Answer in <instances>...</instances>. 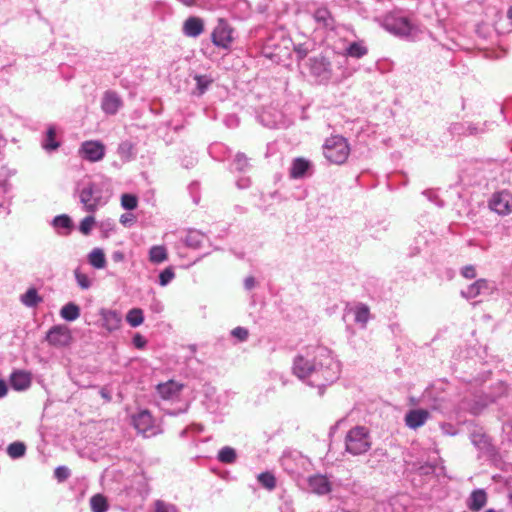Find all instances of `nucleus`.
Here are the masks:
<instances>
[{
	"label": "nucleus",
	"instance_id": "f257e3e1",
	"mask_svg": "<svg viewBox=\"0 0 512 512\" xmlns=\"http://www.w3.org/2000/svg\"><path fill=\"white\" fill-rule=\"evenodd\" d=\"M293 373L300 380L320 391L340 376L341 365L332 351L324 346H310L293 361Z\"/></svg>",
	"mask_w": 512,
	"mask_h": 512
},
{
	"label": "nucleus",
	"instance_id": "f03ea898",
	"mask_svg": "<svg viewBox=\"0 0 512 512\" xmlns=\"http://www.w3.org/2000/svg\"><path fill=\"white\" fill-rule=\"evenodd\" d=\"M182 388L183 385L174 380L159 383L156 386L157 393L162 400L160 408L165 414L177 416L188 410V403L179 400Z\"/></svg>",
	"mask_w": 512,
	"mask_h": 512
},
{
	"label": "nucleus",
	"instance_id": "7ed1b4c3",
	"mask_svg": "<svg viewBox=\"0 0 512 512\" xmlns=\"http://www.w3.org/2000/svg\"><path fill=\"white\" fill-rule=\"evenodd\" d=\"M78 194L83 209L89 213L96 212L100 207L104 206L110 198L109 191L104 190V184L94 181L83 183L78 189Z\"/></svg>",
	"mask_w": 512,
	"mask_h": 512
},
{
	"label": "nucleus",
	"instance_id": "20e7f679",
	"mask_svg": "<svg viewBox=\"0 0 512 512\" xmlns=\"http://www.w3.org/2000/svg\"><path fill=\"white\" fill-rule=\"evenodd\" d=\"M371 445L370 432L365 426H355L345 436V451L353 456L366 453Z\"/></svg>",
	"mask_w": 512,
	"mask_h": 512
},
{
	"label": "nucleus",
	"instance_id": "39448f33",
	"mask_svg": "<svg viewBox=\"0 0 512 512\" xmlns=\"http://www.w3.org/2000/svg\"><path fill=\"white\" fill-rule=\"evenodd\" d=\"M349 152L347 140L340 135L327 138L323 145V154L332 164H343L347 160Z\"/></svg>",
	"mask_w": 512,
	"mask_h": 512
},
{
	"label": "nucleus",
	"instance_id": "423d86ee",
	"mask_svg": "<svg viewBox=\"0 0 512 512\" xmlns=\"http://www.w3.org/2000/svg\"><path fill=\"white\" fill-rule=\"evenodd\" d=\"M280 465L291 477H298L308 471L310 460L299 451H285L280 458Z\"/></svg>",
	"mask_w": 512,
	"mask_h": 512
},
{
	"label": "nucleus",
	"instance_id": "0eeeda50",
	"mask_svg": "<svg viewBox=\"0 0 512 512\" xmlns=\"http://www.w3.org/2000/svg\"><path fill=\"white\" fill-rule=\"evenodd\" d=\"M385 27L392 34L409 40H415L420 32L415 24L402 16L386 18Z\"/></svg>",
	"mask_w": 512,
	"mask_h": 512
},
{
	"label": "nucleus",
	"instance_id": "6e6552de",
	"mask_svg": "<svg viewBox=\"0 0 512 512\" xmlns=\"http://www.w3.org/2000/svg\"><path fill=\"white\" fill-rule=\"evenodd\" d=\"M211 42L219 49L229 50L234 42V29L224 18H219L211 32Z\"/></svg>",
	"mask_w": 512,
	"mask_h": 512
},
{
	"label": "nucleus",
	"instance_id": "1a4fd4ad",
	"mask_svg": "<svg viewBox=\"0 0 512 512\" xmlns=\"http://www.w3.org/2000/svg\"><path fill=\"white\" fill-rule=\"evenodd\" d=\"M133 425L138 433L145 438H150L162 433L159 425L155 423L151 413L148 410H141L132 418Z\"/></svg>",
	"mask_w": 512,
	"mask_h": 512
},
{
	"label": "nucleus",
	"instance_id": "9d476101",
	"mask_svg": "<svg viewBox=\"0 0 512 512\" xmlns=\"http://www.w3.org/2000/svg\"><path fill=\"white\" fill-rule=\"evenodd\" d=\"M308 66L310 76L316 83H327L331 79V64L324 56L319 55L309 58Z\"/></svg>",
	"mask_w": 512,
	"mask_h": 512
},
{
	"label": "nucleus",
	"instance_id": "9b49d317",
	"mask_svg": "<svg viewBox=\"0 0 512 512\" xmlns=\"http://www.w3.org/2000/svg\"><path fill=\"white\" fill-rule=\"evenodd\" d=\"M489 208L500 216L512 213V193L508 190L494 192L489 201Z\"/></svg>",
	"mask_w": 512,
	"mask_h": 512
},
{
	"label": "nucleus",
	"instance_id": "f8f14e48",
	"mask_svg": "<svg viewBox=\"0 0 512 512\" xmlns=\"http://www.w3.org/2000/svg\"><path fill=\"white\" fill-rule=\"evenodd\" d=\"M105 152V145L97 140L84 141L79 148L80 157L91 163L101 161Z\"/></svg>",
	"mask_w": 512,
	"mask_h": 512
},
{
	"label": "nucleus",
	"instance_id": "ddd939ff",
	"mask_svg": "<svg viewBox=\"0 0 512 512\" xmlns=\"http://www.w3.org/2000/svg\"><path fill=\"white\" fill-rule=\"evenodd\" d=\"M71 340V332L64 325H54L46 334V341L54 347H66L71 343Z\"/></svg>",
	"mask_w": 512,
	"mask_h": 512
},
{
	"label": "nucleus",
	"instance_id": "4468645a",
	"mask_svg": "<svg viewBox=\"0 0 512 512\" xmlns=\"http://www.w3.org/2000/svg\"><path fill=\"white\" fill-rule=\"evenodd\" d=\"M496 290V284L486 279H478L466 289L461 291V295L466 299H473L479 295H490Z\"/></svg>",
	"mask_w": 512,
	"mask_h": 512
},
{
	"label": "nucleus",
	"instance_id": "2eb2a0df",
	"mask_svg": "<svg viewBox=\"0 0 512 512\" xmlns=\"http://www.w3.org/2000/svg\"><path fill=\"white\" fill-rule=\"evenodd\" d=\"M283 117V112L276 107H270L268 110L263 108L260 112L256 110L257 120L268 128H278L283 122Z\"/></svg>",
	"mask_w": 512,
	"mask_h": 512
},
{
	"label": "nucleus",
	"instance_id": "dca6fc26",
	"mask_svg": "<svg viewBox=\"0 0 512 512\" xmlns=\"http://www.w3.org/2000/svg\"><path fill=\"white\" fill-rule=\"evenodd\" d=\"M99 316L101 318V326L108 333H112L121 328L122 325V314L117 310L101 308L99 310Z\"/></svg>",
	"mask_w": 512,
	"mask_h": 512
},
{
	"label": "nucleus",
	"instance_id": "f3484780",
	"mask_svg": "<svg viewBox=\"0 0 512 512\" xmlns=\"http://www.w3.org/2000/svg\"><path fill=\"white\" fill-rule=\"evenodd\" d=\"M312 167L311 161L303 157L294 158L289 169V176L292 179H303L312 174Z\"/></svg>",
	"mask_w": 512,
	"mask_h": 512
},
{
	"label": "nucleus",
	"instance_id": "a211bd4d",
	"mask_svg": "<svg viewBox=\"0 0 512 512\" xmlns=\"http://www.w3.org/2000/svg\"><path fill=\"white\" fill-rule=\"evenodd\" d=\"M204 29L205 24L202 18L190 16L184 21L182 32L187 37L197 38L204 32Z\"/></svg>",
	"mask_w": 512,
	"mask_h": 512
},
{
	"label": "nucleus",
	"instance_id": "6ab92c4d",
	"mask_svg": "<svg viewBox=\"0 0 512 512\" xmlns=\"http://www.w3.org/2000/svg\"><path fill=\"white\" fill-rule=\"evenodd\" d=\"M308 487L312 493L326 495L331 491V483L328 478L321 474L312 475L308 478Z\"/></svg>",
	"mask_w": 512,
	"mask_h": 512
},
{
	"label": "nucleus",
	"instance_id": "aec40b11",
	"mask_svg": "<svg viewBox=\"0 0 512 512\" xmlns=\"http://www.w3.org/2000/svg\"><path fill=\"white\" fill-rule=\"evenodd\" d=\"M50 224L55 232L60 236H68L74 229L72 218L67 214L55 216Z\"/></svg>",
	"mask_w": 512,
	"mask_h": 512
},
{
	"label": "nucleus",
	"instance_id": "412c9836",
	"mask_svg": "<svg viewBox=\"0 0 512 512\" xmlns=\"http://www.w3.org/2000/svg\"><path fill=\"white\" fill-rule=\"evenodd\" d=\"M9 383L15 391L27 390L31 385V374L24 370H14L10 375Z\"/></svg>",
	"mask_w": 512,
	"mask_h": 512
},
{
	"label": "nucleus",
	"instance_id": "4be33fe9",
	"mask_svg": "<svg viewBox=\"0 0 512 512\" xmlns=\"http://www.w3.org/2000/svg\"><path fill=\"white\" fill-rule=\"evenodd\" d=\"M429 418V412L425 409H412L405 415V424L411 429L423 426Z\"/></svg>",
	"mask_w": 512,
	"mask_h": 512
},
{
	"label": "nucleus",
	"instance_id": "5701e85b",
	"mask_svg": "<svg viewBox=\"0 0 512 512\" xmlns=\"http://www.w3.org/2000/svg\"><path fill=\"white\" fill-rule=\"evenodd\" d=\"M57 128L55 125L50 124L48 125L45 134L42 137L41 140V147L48 153H52L56 151L61 143L57 139Z\"/></svg>",
	"mask_w": 512,
	"mask_h": 512
},
{
	"label": "nucleus",
	"instance_id": "b1692460",
	"mask_svg": "<svg viewBox=\"0 0 512 512\" xmlns=\"http://www.w3.org/2000/svg\"><path fill=\"white\" fill-rule=\"evenodd\" d=\"M487 503V494L484 489H476L472 491L468 500L467 507L472 512L480 511Z\"/></svg>",
	"mask_w": 512,
	"mask_h": 512
},
{
	"label": "nucleus",
	"instance_id": "393cba45",
	"mask_svg": "<svg viewBox=\"0 0 512 512\" xmlns=\"http://www.w3.org/2000/svg\"><path fill=\"white\" fill-rule=\"evenodd\" d=\"M206 240L207 236L198 230H189L183 239L185 245L193 249L203 247Z\"/></svg>",
	"mask_w": 512,
	"mask_h": 512
},
{
	"label": "nucleus",
	"instance_id": "a878e982",
	"mask_svg": "<svg viewBox=\"0 0 512 512\" xmlns=\"http://www.w3.org/2000/svg\"><path fill=\"white\" fill-rule=\"evenodd\" d=\"M20 300L26 307L34 308L43 301V298L38 294L36 288L31 287L21 295Z\"/></svg>",
	"mask_w": 512,
	"mask_h": 512
},
{
	"label": "nucleus",
	"instance_id": "bb28decb",
	"mask_svg": "<svg viewBox=\"0 0 512 512\" xmlns=\"http://www.w3.org/2000/svg\"><path fill=\"white\" fill-rule=\"evenodd\" d=\"M148 259L153 264H161L168 259V252L163 245H154L149 249Z\"/></svg>",
	"mask_w": 512,
	"mask_h": 512
},
{
	"label": "nucleus",
	"instance_id": "cd10ccee",
	"mask_svg": "<svg viewBox=\"0 0 512 512\" xmlns=\"http://www.w3.org/2000/svg\"><path fill=\"white\" fill-rule=\"evenodd\" d=\"M88 262L95 269H103L106 266V257L101 248H94L88 254Z\"/></svg>",
	"mask_w": 512,
	"mask_h": 512
},
{
	"label": "nucleus",
	"instance_id": "c85d7f7f",
	"mask_svg": "<svg viewBox=\"0 0 512 512\" xmlns=\"http://www.w3.org/2000/svg\"><path fill=\"white\" fill-rule=\"evenodd\" d=\"M60 316L66 321H75L80 316V308L74 302H69L61 308Z\"/></svg>",
	"mask_w": 512,
	"mask_h": 512
},
{
	"label": "nucleus",
	"instance_id": "c756f323",
	"mask_svg": "<svg viewBox=\"0 0 512 512\" xmlns=\"http://www.w3.org/2000/svg\"><path fill=\"white\" fill-rule=\"evenodd\" d=\"M118 155L123 162H129L135 158V147L130 141H123L119 144L117 149Z\"/></svg>",
	"mask_w": 512,
	"mask_h": 512
},
{
	"label": "nucleus",
	"instance_id": "7c9ffc66",
	"mask_svg": "<svg viewBox=\"0 0 512 512\" xmlns=\"http://www.w3.org/2000/svg\"><path fill=\"white\" fill-rule=\"evenodd\" d=\"M217 460L223 464H233L237 460V451L233 447L224 446L218 451Z\"/></svg>",
	"mask_w": 512,
	"mask_h": 512
},
{
	"label": "nucleus",
	"instance_id": "2f4dec72",
	"mask_svg": "<svg viewBox=\"0 0 512 512\" xmlns=\"http://www.w3.org/2000/svg\"><path fill=\"white\" fill-rule=\"evenodd\" d=\"M249 167L250 163L248 157L244 153L238 152L230 165V171L246 172L249 169Z\"/></svg>",
	"mask_w": 512,
	"mask_h": 512
},
{
	"label": "nucleus",
	"instance_id": "473e14b6",
	"mask_svg": "<svg viewBox=\"0 0 512 512\" xmlns=\"http://www.w3.org/2000/svg\"><path fill=\"white\" fill-rule=\"evenodd\" d=\"M368 53L367 47L362 41L352 42L345 49V54L353 58H362Z\"/></svg>",
	"mask_w": 512,
	"mask_h": 512
},
{
	"label": "nucleus",
	"instance_id": "72a5a7b5",
	"mask_svg": "<svg viewBox=\"0 0 512 512\" xmlns=\"http://www.w3.org/2000/svg\"><path fill=\"white\" fill-rule=\"evenodd\" d=\"M353 312L355 322L360 324L362 327H365L370 317L368 306L365 304H359L354 308Z\"/></svg>",
	"mask_w": 512,
	"mask_h": 512
},
{
	"label": "nucleus",
	"instance_id": "f704fd0d",
	"mask_svg": "<svg viewBox=\"0 0 512 512\" xmlns=\"http://www.w3.org/2000/svg\"><path fill=\"white\" fill-rule=\"evenodd\" d=\"M121 106V98H102L101 108L108 115L115 114Z\"/></svg>",
	"mask_w": 512,
	"mask_h": 512
},
{
	"label": "nucleus",
	"instance_id": "c9c22d12",
	"mask_svg": "<svg viewBox=\"0 0 512 512\" xmlns=\"http://www.w3.org/2000/svg\"><path fill=\"white\" fill-rule=\"evenodd\" d=\"M230 152V149L222 143H213L209 146V154L218 161L226 160V154Z\"/></svg>",
	"mask_w": 512,
	"mask_h": 512
},
{
	"label": "nucleus",
	"instance_id": "e433bc0d",
	"mask_svg": "<svg viewBox=\"0 0 512 512\" xmlns=\"http://www.w3.org/2000/svg\"><path fill=\"white\" fill-rule=\"evenodd\" d=\"M126 321L133 328L140 326L144 321L143 310L140 308L130 309L126 314Z\"/></svg>",
	"mask_w": 512,
	"mask_h": 512
},
{
	"label": "nucleus",
	"instance_id": "4c0bfd02",
	"mask_svg": "<svg viewBox=\"0 0 512 512\" xmlns=\"http://www.w3.org/2000/svg\"><path fill=\"white\" fill-rule=\"evenodd\" d=\"M92 512H106L108 509L107 499L102 494L93 495L90 499Z\"/></svg>",
	"mask_w": 512,
	"mask_h": 512
},
{
	"label": "nucleus",
	"instance_id": "58836bf2",
	"mask_svg": "<svg viewBox=\"0 0 512 512\" xmlns=\"http://www.w3.org/2000/svg\"><path fill=\"white\" fill-rule=\"evenodd\" d=\"M26 453V445L23 442L15 441L8 445L7 454L12 459H19Z\"/></svg>",
	"mask_w": 512,
	"mask_h": 512
},
{
	"label": "nucleus",
	"instance_id": "ea45409f",
	"mask_svg": "<svg viewBox=\"0 0 512 512\" xmlns=\"http://www.w3.org/2000/svg\"><path fill=\"white\" fill-rule=\"evenodd\" d=\"M195 87L199 94L207 92L209 86L213 83V79L209 75H195L194 76Z\"/></svg>",
	"mask_w": 512,
	"mask_h": 512
},
{
	"label": "nucleus",
	"instance_id": "a19ab883",
	"mask_svg": "<svg viewBox=\"0 0 512 512\" xmlns=\"http://www.w3.org/2000/svg\"><path fill=\"white\" fill-rule=\"evenodd\" d=\"M175 278V271L172 266L163 269L158 276V284L162 287L169 285Z\"/></svg>",
	"mask_w": 512,
	"mask_h": 512
},
{
	"label": "nucleus",
	"instance_id": "79ce46f5",
	"mask_svg": "<svg viewBox=\"0 0 512 512\" xmlns=\"http://www.w3.org/2000/svg\"><path fill=\"white\" fill-rule=\"evenodd\" d=\"M258 482L266 489L273 490L276 487V478L270 472H262L257 477Z\"/></svg>",
	"mask_w": 512,
	"mask_h": 512
},
{
	"label": "nucleus",
	"instance_id": "37998d69",
	"mask_svg": "<svg viewBox=\"0 0 512 512\" xmlns=\"http://www.w3.org/2000/svg\"><path fill=\"white\" fill-rule=\"evenodd\" d=\"M74 276H75V280L77 282V285L82 290H87V289H89L91 287V285H92L91 279L89 278V276L87 274L82 273L80 271V269H75Z\"/></svg>",
	"mask_w": 512,
	"mask_h": 512
},
{
	"label": "nucleus",
	"instance_id": "c03bdc74",
	"mask_svg": "<svg viewBox=\"0 0 512 512\" xmlns=\"http://www.w3.org/2000/svg\"><path fill=\"white\" fill-rule=\"evenodd\" d=\"M138 198L134 194L125 193L121 196V205L125 210H134L137 207Z\"/></svg>",
	"mask_w": 512,
	"mask_h": 512
},
{
	"label": "nucleus",
	"instance_id": "a18cd8bd",
	"mask_svg": "<svg viewBox=\"0 0 512 512\" xmlns=\"http://www.w3.org/2000/svg\"><path fill=\"white\" fill-rule=\"evenodd\" d=\"M204 427L201 424L198 423H192L189 426H187L185 429H183L179 436L182 439H187L190 437V435H197L203 432Z\"/></svg>",
	"mask_w": 512,
	"mask_h": 512
},
{
	"label": "nucleus",
	"instance_id": "49530a36",
	"mask_svg": "<svg viewBox=\"0 0 512 512\" xmlns=\"http://www.w3.org/2000/svg\"><path fill=\"white\" fill-rule=\"evenodd\" d=\"M94 224L95 218L92 215H89L81 220L78 229L83 235L87 236L91 233Z\"/></svg>",
	"mask_w": 512,
	"mask_h": 512
},
{
	"label": "nucleus",
	"instance_id": "de8ad7c7",
	"mask_svg": "<svg viewBox=\"0 0 512 512\" xmlns=\"http://www.w3.org/2000/svg\"><path fill=\"white\" fill-rule=\"evenodd\" d=\"M422 195L426 197L428 201L435 204L437 207L442 208L444 206V201L439 198L436 190L426 189L422 192Z\"/></svg>",
	"mask_w": 512,
	"mask_h": 512
},
{
	"label": "nucleus",
	"instance_id": "09e8293b",
	"mask_svg": "<svg viewBox=\"0 0 512 512\" xmlns=\"http://www.w3.org/2000/svg\"><path fill=\"white\" fill-rule=\"evenodd\" d=\"M71 475V471L67 466H58L54 470V477L58 482L66 481Z\"/></svg>",
	"mask_w": 512,
	"mask_h": 512
},
{
	"label": "nucleus",
	"instance_id": "8fccbe9b",
	"mask_svg": "<svg viewBox=\"0 0 512 512\" xmlns=\"http://www.w3.org/2000/svg\"><path fill=\"white\" fill-rule=\"evenodd\" d=\"M231 335L239 342H245L248 339L249 331L245 327L238 326L231 330Z\"/></svg>",
	"mask_w": 512,
	"mask_h": 512
},
{
	"label": "nucleus",
	"instance_id": "3c124183",
	"mask_svg": "<svg viewBox=\"0 0 512 512\" xmlns=\"http://www.w3.org/2000/svg\"><path fill=\"white\" fill-rule=\"evenodd\" d=\"M154 506V512H178L174 505L161 500H157Z\"/></svg>",
	"mask_w": 512,
	"mask_h": 512
},
{
	"label": "nucleus",
	"instance_id": "603ef678",
	"mask_svg": "<svg viewBox=\"0 0 512 512\" xmlns=\"http://www.w3.org/2000/svg\"><path fill=\"white\" fill-rule=\"evenodd\" d=\"M149 310L154 314H161L164 310V304L154 296L150 301Z\"/></svg>",
	"mask_w": 512,
	"mask_h": 512
},
{
	"label": "nucleus",
	"instance_id": "864d4df0",
	"mask_svg": "<svg viewBox=\"0 0 512 512\" xmlns=\"http://www.w3.org/2000/svg\"><path fill=\"white\" fill-rule=\"evenodd\" d=\"M132 343L137 349H143L147 344V340L141 334L136 333L132 338Z\"/></svg>",
	"mask_w": 512,
	"mask_h": 512
},
{
	"label": "nucleus",
	"instance_id": "5fc2aeb1",
	"mask_svg": "<svg viewBox=\"0 0 512 512\" xmlns=\"http://www.w3.org/2000/svg\"><path fill=\"white\" fill-rule=\"evenodd\" d=\"M461 275L467 279H473L476 277V270L473 265H466L461 269Z\"/></svg>",
	"mask_w": 512,
	"mask_h": 512
},
{
	"label": "nucleus",
	"instance_id": "6e6d98bb",
	"mask_svg": "<svg viewBox=\"0 0 512 512\" xmlns=\"http://www.w3.org/2000/svg\"><path fill=\"white\" fill-rule=\"evenodd\" d=\"M224 123L228 128H235L239 124V119L236 115L230 114L225 117Z\"/></svg>",
	"mask_w": 512,
	"mask_h": 512
},
{
	"label": "nucleus",
	"instance_id": "4d7b16f0",
	"mask_svg": "<svg viewBox=\"0 0 512 512\" xmlns=\"http://www.w3.org/2000/svg\"><path fill=\"white\" fill-rule=\"evenodd\" d=\"M294 50L298 60L304 59L308 54V48L304 44H299L295 46Z\"/></svg>",
	"mask_w": 512,
	"mask_h": 512
},
{
	"label": "nucleus",
	"instance_id": "13d9d810",
	"mask_svg": "<svg viewBox=\"0 0 512 512\" xmlns=\"http://www.w3.org/2000/svg\"><path fill=\"white\" fill-rule=\"evenodd\" d=\"M472 443L478 447V448H482V444L485 445L486 444V440H485V436L484 435H480V434H473L472 435Z\"/></svg>",
	"mask_w": 512,
	"mask_h": 512
},
{
	"label": "nucleus",
	"instance_id": "bf43d9fd",
	"mask_svg": "<svg viewBox=\"0 0 512 512\" xmlns=\"http://www.w3.org/2000/svg\"><path fill=\"white\" fill-rule=\"evenodd\" d=\"M441 429L444 434L451 435V436L456 434V430L453 427V425H451V424H447V423L442 424Z\"/></svg>",
	"mask_w": 512,
	"mask_h": 512
},
{
	"label": "nucleus",
	"instance_id": "052dcab7",
	"mask_svg": "<svg viewBox=\"0 0 512 512\" xmlns=\"http://www.w3.org/2000/svg\"><path fill=\"white\" fill-rule=\"evenodd\" d=\"M111 258L114 262H122L125 259V255L122 251L117 250L112 253Z\"/></svg>",
	"mask_w": 512,
	"mask_h": 512
},
{
	"label": "nucleus",
	"instance_id": "680f3d73",
	"mask_svg": "<svg viewBox=\"0 0 512 512\" xmlns=\"http://www.w3.org/2000/svg\"><path fill=\"white\" fill-rule=\"evenodd\" d=\"M255 283L256 282H255L254 277L249 276V277L245 278V280H244V287L246 290H251L255 287Z\"/></svg>",
	"mask_w": 512,
	"mask_h": 512
},
{
	"label": "nucleus",
	"instance_id": "e2e57ef3",
	"mask_svg": "<svg viewBox=\"0 0 512 512\" xmlns=\"http://www.w3.org/2000/svg\"><path fill=\"white\" fill-rule=\"evenodd\" d=\"M236 185L240 189H245L250 186V180L249 178H240L237 180Z\"/></svg>",
	"mask_w": 512,
	"mask_h": 512
},
{
	"label": "nucleus",
	"instance_id": "0e129e2a",
	"mask_svg": "<svg viewBox=\"0 0 512 512\" xmlns=\"http://www.w3.org/2000/svg\"><path fill=\"white\" fill-rule=\"evenodd\" d=\"M134 219L132 214H123L120 217V223L123 225H127L128 223L132 222Z\"/></svg>",
	"mask_w": 512,
	"mask_h": 512
},
{
	"label": "nucleus",
	"instance_id": "69168bd1",
	"mask_svg": "<svg viewBox=\"0 0 512 512\" xmlns=\"http://www.w3.org/2000/svg\"><path fill=\"white\" fill-rule=\"evenodd\" d=\"M8 388L4 380L0 379V399L7 395Z\"/></svg>",
	"mask_w": 512,
	"mask_h": 512
},
{
	"label": "nucleus",
	"instance_id": "338daca9",
	"mask_svg": "<svg viewBox=\"0 0 512 512\" xmlns=\"http://www.w3.org/2000/svg\"><path fill=\"white\" fill-rule=\"evenodd\" d=\"M100 395L102 396V398H104L106 401H110L111 400V396L109 394V392L105 389V388H102L100 390Z\"/></svg>",
	"mask_w": 512,
	"mask_h": 512
},
{
	"label": "nucleus",
	"instance_id": "774afa93",
	"mask_svg": "<svg viewBox=\"0 0 512 512\" xmlns=\"http://www.w3.org/2000/svg\"><path fill=\"white\" fill-rule=\"evenodd\" d=\"M327 14H328V12L326 10H319L316 13V18H317V20H324L325 15H327Z\"/></svg>",
	"mask_w": 512,
	"mask_h": 512
}]
</instances>
